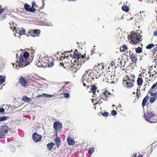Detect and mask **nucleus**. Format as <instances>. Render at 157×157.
<instances>
[{"mask_svg":"<svg viewBox=\"0 0 157 157\" xmlns=\"http://www.w3.org/2000/svg\"><path fill=\"white\" fill-rule=\"evenodd\" d=\"M39 128L36 125H34L33 128V132H36V130H37Z\"/></svg>","mask_w":157,"mask_h":157,"instance_id":"40","label":"nucleus"},{"mask_svg":"<svg viewBox=\"0 0 157 157\" xmlns=\"http://www.w3.org/2000/svg\"><path fill=\"white\" fill-rule=\"evenodd\" d=\"M155 45L153 44H150L146 47V48L147 49H151L155 47Z\"/></svg>","mask_w":157,"mask_h":157,"instance_id":"33","label":"nucleus"},{"mask_svg":"<svg viewBox=\"0 0 157 157\" xmlns=\"http://www.w3.org/2000/svg\"><path fill=\"white\" fill-rule=\"evenodd\" d=\"M55 145V144L53 142L48 143L47 144V150L48 151H50L52 149L53 147Z\"/></svg>","mask_w":157,"mask_h":157,"instance_id":"26","label":"nucleus"},{"mask_svg":"<svg viewBox=\"0 0 157 157\" xmlns=\"http://www.w3.org/2000/svg\"><path fill=\"white\" fill-rule=\"evenodd\" d=\"M72 51L73 50H72L71 51H66L64 52L65 55H64V56L61 57L60 58V59L63 60L64 59L65 60V61H64V63H60V65H62V66L63 64L67 63H72V62L73 61L72 60H70L69 61H68V60H67L69 57V56L68 55V54H67V53H69L70 54L71 52H72Z\"/></svg>","mask_w":157,"mask_h":157,"instance_id":"8","label":"nucleus"},{"mask_svg":"<svg viewBox=\"0 0 157 157\" xmlns=\"http://www.w3.org/2000/svg\"><path fill=\"white\" fill-rule=\"evenodd\" d=\"M94 147H91L90 148L88 151V152L89 153H90L91 154H92L93 153V152L94 151Z\"/></svg>","mask_w":157,"mask_h":157,"instance_id":"39","label":"nucleus"},{"mask_svg":"<svg viewBox=\"0 0 157 157\" xmlns=\"http://www.w3.org/2000/svg\"><path fill=\"white\" fill-rule=\"evenodd\" d=\"M53 95L50 94H46L43 93L41 94L38 95L36 96L37 98H41V97H46L50 98L52 97Z\"/></svg>","mask_w":157,"mask_h":157,"instance_id":"20","label":"nucleus"},{"mask_svg":"<svg viewBox=\"0 0 157 157\" xmlns=\"http://www.w3.org/2000/svg\"><path fill=\"white\" fill-rule=\"evenodd\" d=\"M107 82L109 83L113 84L115 83L116 77L114 75H110L106 77Z\"/></svg>","mask_w":157,"mask_h":157,"instance_id":"14","label":"nucleus"},{"mask_svg":"<svg viewBox=\"0 0 157 157\" xmlns=\"http://www.w3.org/2000/svg\"><path fill=\"white\" fill-rule=\"evenodd\" d=\"M154 36H157V31H156L154 33Z\"/></svg>","mask_w":157,"mask_h":157,"instance_id":"57","label":"nucleus"},{"mask_svg":"<svg viewBox=\"0 0 157 157\" xmlns=\"http://www.w3.org/2000/svg\"><path fill=\"white\" fill-rule=\"evenodd\" d=\"M34 33L35 34H37L39 33V31L38 29H36L34 30L33 31Z\"/></svg>","mask_w":157,"mask_h":157,"instance_id":"53","label":"nucleus"},{"mask_svg":"<svg viewBox=\"0 0 157 157\" xmlns=\"http://www.w3.org/2000/svg\"><path fill=\"white\" fill-rule=\"evenodd\" d=\"M33 140L36 142H38L40 141L42 138L41 136L40 135L36 133H34L32 136Z\"/></svg>","mask_w":157,"mask_h":157,"instance_id":"16","label":"nucleus"},{"mask_svg":"<svg viewBox=\"0 0 157 157\" xmlns=\"http://www.w3.org/2000/svg\"><path fill=\"white\" fill-rule=\"evenodd\" d=\"M35 6V3L33 2L32 3V7H34V6Z\"/></svg>","mask_w":157,"mask_h":157,"instance_id":"58","label":"nucleus"},{"mask_svg":"<svg viewBox=\"0 0 157 157\" xmlns=\"http://www.w3.org/2000/svg\"><path fill=\"white\" fill-rule=\"evenodd\" d=\"M97 78V77L93 71L92 70H89L86 71L83 76L81 83L84 86L88 89L90 86V83H92L94 79Z\"/></svg>","mask_w":157,"mask_h":157,"instance_id":"1","label":"nucleus"},{"mask_svg":"<svg viewBox=\"0 0 157 157\" xmlns=\"http://www.w3.org/2000/svg\"><path fill=\"white\" fill-rule=\"evenodd\" d=\"M14 29L13 30V31H14V29H16V28H15V27H14Z\"/></svg>","mask_w":157,"mask_h":157,"instance_id":"63","label":"nucleus"},{"mask_svg":"<svg viewBox=\"0 0 157 157\" xmlns=\"http://www.w3.org/2000/svg\"><path fill=\"white\" fill-rule=\"evenodd\" d=\"M19 81L21 86L26 87L28 86V83L25 78H23L22 76L19 77Z\"/></svg>","mask_w":157,"mask_h":157,"instance_id":"11","label":"nucleus"},{"mask_svg":"<svg viewBox=\"0 0 157 157\" xmlns=\"http://www.w3.org/2000/svg\"><path fill=\"white\" fill-rule=\"evenodd\" d=\"M140 34L136 33L132 34L130 36L131 41L132 43L135 44H137L139 41H141L140 40Z\"/></svg>","mask_w":157,"mask_h":157,"instance_id":"9","label":"nucleus"},{"mask_svg":"<svg viewBox=\"0 0 157 157\" xmlns=\"http://www.w3.org/2000/svg\"><path fill=\"white\" fill-rule=\"evenodd\" d=\"M130 59L133 63H136L137 58V54L131 52V54H130Z\"/></svg>","mask_w":157,"mask_h":157,"instance_id":"18","label":"nucleus"},{"mask_svg":"<svg viewBox=\"0 0 157 157\" xmlns=\"http://www.w3.org/2000/svg\"><path fill=\"white\" fill-rule=\"evenodd\" d=\"M80 57L81 58H81V59H80L79 60H78L77 61L78 63L80 64V66H81L82 64L84 63L86 60H87L89 59L88 57L87 58L86 57V55L85 54L84 55H82V57L81 56Z\"/></svg>","mask_w":157,"mask_h":157,"instance_id":"17","label":"nucleus"},{"mask_svg":"<svg viewBox=\"0 0 157 157\" xmlns=\"http://www.w3.org/2000/svg\"><path fill=\"white\" fill-rule=\"evenodd\" d=\"M135 51L136 53L140 54L142 52V49L141 47H138L136 49Z\"/></svg>","mask_w":157,"mask_h":157,"instance_id":"34","label":"nucleus"},{"mask_svg":"<svg viewBox=\"0 0 157 157\" xmlns=\"http://www.w3.org/2000/svg\"><path fill=\"white\" fill-rule=\"evenodd\" d=\"M152 52L153 53V54H155L156 52H157V47H155L154 48L152 49Z\"/></svg>","mask_w":157,"mask_h":157,"instance_id":"48","label":"nucleus"},{"mask_svg":"<svg viewBox=\"0 0 157 157\" xmlns=\"http://www.w3.org/2000/svg\"><path fill=\"white\" fill-rule=\"evenodd\" d=\"M9 118V117L6 116L0 117V121H5L7 119Z\"/></svg>","mask_w":157,"mask_h":157,"instance_id":"31","label":"nucleus"},{"mask_svg":"<svg viewBox=\"0 0 157 157\" xmlns=\"http://www.w3.org/2000/svg\"><path fill=\"white\" fill-rule=\"evenodd\" d=\"M122 9L123 10L126 12H128L129 10L128 7L126 6H123L122 7Z\"/></svg>","mask_w":157,"mask_h":157,"instance_id":"35","label":"nucleus"},{"mask_svg":"<svg viewBox=\"0 0 157 157\" xmlns=\"http://www.w3.org/2000/svg\"><path fill=\"white\" fill-rule=\"evenodd\" d=\"M103 95H101V98L104 100H106L107 99L110 97L112 94L109 92L107 90H106L103 92Z\"/></svg>","mask_w":157,"mask_h":157,"instance_id":"15","label":"nucleus"},{"mask_svg":"<svg viewBox=\"0 0 157 157\" xmlns=\"http://www.w3.org/2000/svg\"><path fill=\"white\" fill-rule=\"evenodd\" d=\"M44 3L43 4V7H42V6L41 7H40L39 8V9H38V10H40L42 9L44 7ZM35 7L36 9L37 10H38V9H37V7L38 8V6L37 5H35Z\"/></svg>","mask_w":157,"mask_h":157,"instance_id":"51","label":"nucleus"},{"mask_svg":"<svg viewBox=\"0 0 157 157\" xmlns=\"http://www.w3.org/2000/svg\"><path fill=\"white\" fill-rule=\"evenodd\" d=\"M143 82V80L142 78V75L140 74L138 76L137 80V83L138 86L142 85Z\"/></svg>","mask_w":157,"mask_h":157,"instance_id":"19","label":"nucleus"},{"mask_svg":"<svg viewBox=\"0 0 157 157\" xmlns=\"http://www.w3.org/2000/svg\"><path fill=\"white\" fill-rule=\"evenodd\" d=\"M24 7L25 9L28 12H30V11H31V7L27 3H25L24 5Z\"/></svg>","mask_w":157,"mask_h":157,"instance_id":"29","label":"nucleus"},{"mask_svg":"<svg viewBox=\"0 0 157 157\" xmlns=\"http://www.w3.org/2000/svg\"><path fill=\"white\" fill-rule=\"evenodd\" d=\"M64 95L66 98H69L70 97V95L69 93H64Z\"/></svg>","mask_w":157,"mask_h":157,"instance_id":"45","label":"nucleus"},{"mask_svg":"<svg viewBox=\"0 0 157 157\" xmlns=\"http://www.w3.org/2000/svg\"><path fill=\"white\" fill-rule=\"evenodd\" d=\"M54 60L52 57H44L42 59V63L44 67L53 66Z\"/></svg>","mask_w":157,"mask_h":157,"instance_id":"6","label":"nucleus"},{"mask_svg":"<svg viewBox=\"0 0 157 157\" xmlns=\"http://www.w3.org/2000/svg\"><path fill=\"white\" fill-rule=\"evenodd\" d=\"M114 106H115V105H112V107H114Z\"/></svg>","mask_w":157,"mask_h":157,"instance_id":"62","label":"nucleus"},{"mask_svg":"<svg viewBox=\"0 0 157 157\" xmlns=\"http://www.w3.org/2000/svg\"><path fill=\"white\" fill-rule=\"evenodd\" d=\"M109 113L107 112H105L103 113H101V114L104 117H107L108 116Z\"/></svg>","mask_w":157,"mask_h":157,"instance_id":"42","label":"nucleus"},{"mask_svg":"<svg viewBox=\"0 0 157 157\" xmlns=\"http://www.w3.org/2000/svg\"><path fill=\"white\" fill-rule=\"evenodd\" d=\"M73 62L71 63H66L62 65V67L65 68H69L73 72L75 73L81 67L80 64L77 63V61L75 60H72Z\"/></svg>","mask_w":157,"mask_h":157,"instance_id":"4","label":"nucleus"},{"mask_svg":"<svg viewBox=\"0 0 157 157\" xmlns=\"http://www.w3.org/2000/svg\"><path fill=\"white\" fill-rule=\"evenodd\" d=\"M157 3V0H155V3Z\"/></svg>","mask_w":157,"mask_h":157,"instance_id":"64","label":"nucleus"},{"mask_svg":"<svg viewBox=\"0 0 157 157\" xmlns=\"http://www.w3.org/2000/svg\"><path fill=\"white\" fill-rule=\"evenodd\" d=\"M29 56V53L27 52H25L23 55L21 56L18 61H16L15 63L16 67L18 68L22 67L27 65V63L29 64V62H27V58Z\"/></svg>","mask_w":157,"mask_h":157,"instance_id":"3","label":"nucleus"},{"mask_svg":"<svg viewBox=\"0 0 157 157\" xmlns=\"http://www.w3.org/2000/svg\"><path fill=\"white\" fill-rule=\"evenodd\" d=\"M7 14H3L1 17V20H3L5 19L7 16H6Z\"/></svg>","mask_w":157,"mask_h":157,"instance_id":"50","label":"nucleus"},{"mask_svg":"<svg viewBox=\"0 0 157 157\" xmlns=\"http://www.w3.org/2000/svg\"><path fill=\"white\" fill-rule=\"evenodd\" d=\"M157 86V82L155 83L151 87L150 91H151V90L152 89H155V88Z\"/></svg>","mask_w":157,"mask_h":157,"instance_id":"44","label":"nucleus"},{"mask_svg":"<svg viewBox=\"0 0 157 157\" xmlns=\"http://www.w3.org/2000/svg\"><path fill=\"white\" fill-rule=\"evenodd\" d=\"M91 88L90 90L94 94H96V90L97 89V87L96 86L95 84H94L93 85L91 86Z\"/></svg>","mask_w":157,"mask_h":157,"instance_id":"27","label":"nucleus"},{"mask_svg":"<svg viewBox=\"0 0 157 157\" xmlns=\"http://www.w3.org/2000/svg\"><path fill=\"white\" fill-rule=\"evenodd\" d=\"M104 63H98L95 65L94 67V69L98 73L99 72H100L101 71L103 70L104 69Z\"/></svg>","mask_w":157,"mask_h":157,"instance_id":"12","label":"nucleus"},{"mask_svg":"<svg viewBox=\"0 0 157 157\" xmlns=\"http://www.w3.org/2000/svg\"><path fill=\"white\" fill-rule=\"evenodd\" d=\"M149 99V97L148 95H147L144 98L143 100L142 103V105L143 107H144V106L145 105Z\"/></svg>","mask_w":157,"mask_h":157,"instance_id":"22","label":"nucleus"},{"mask_svg":"<svg viewBox=\"0 0 157 157\" xmlns=\"http://www.w3.org/2000/svg\"><path fill=\"white\" fill-rule=\"evenodd\" d=\"M135 76L134 75L129 74L123 78V84L128 88H130L134 86Z\"/></svg>","mask_w":157,"mask_h":157,"instance_id":"2","label":"nucleus"},{"mask_svg":"<svg viewBox=\"0 0 157 157\" xmlns=\"http://www.w3.org/2000/svg\"><path fill=\"white\" fill-rule=\"evenodd\" d=\"M128 48L127 46L125 44H124L120 48V51L121 52H124L127 50Z\"/></svg>","mask_w":157,"mask_h":157,"instance_id":"23","label":"nucleus"},{"mask_svg":"<svg viewBox=\"0 0 157 157\" xmlns=\"http://www.w3.org/2000/svg\"><path fill=\"white\" fill-rule=\"evenodd\" d=\"M151 109H147V112L145 113L144 117L146 121L151 123H155L157 121V116L152 114Z\"/></svg>","mask_w":157,"mask_h":157,"instance_id":"5","label":"nucleus"},{"mask_svg":"<svg viewBox=\"0 0 157 157\" xmlns=\"http://www.w3.org/2000/svg\"><path fill=\"white\" fill-rule=\"evenodd\" d=\"M36 63L37 66L38 67H44V66L43 65L42 63V61H40L39 60H37L36 61Z\"/></svg>","mask_w":157,"mask_h":157,"instance_id":"30","label":"nucleus"},{"mask_svg":"<svg viewBox=\"0 0 157 157\" xmlns=\"http://www.w3.org/2000/svg\"><path fill=\"white\" fill-rule=\"evenodd\" d=\"M22 99L24 101L26 102H29L31 101L32 99L30 98H29L26 96H23L22 98Z\"/></svg>","mask_w":157,"mask_h":157,"instance_id":"28","label":"nucleus"},{"mask_svg":"<svg viewBox=\"0 0 157 157\" xmlns=\"http://www.w3.org/2000/svg\"><path fill=\"white\" fill-rule=\"evenodd\" d=\"M18 31L19 34L20 35H22L23 34L24 35L25 34V30L24 29H22L21 30H19Z\"/></svg>","mask_w":157,"mask_h":157,"instance_id":"36","label":"nucleus"},{"mask_svg":"<svg viewBox=\"0 0 157 157\" xmlns=\"http://www.w3.org/2000/svg\"><path fill=\"white\" fill-rule=\"evenodd\" d=\"M148 73L150 74V75H149V77H151V76H152V77H153L154 76V74H153L152 75H151V73L150 72V71H149L148 72Z\"/></svg>","mask_w":157,"mask_h":157,"instance_id":"56","label":"nucleus"},{"mask_svg":"<svg viewBox=\"0 0 157 157\" xmlns=\"http://www.w3.org/2000/svg\"><path fill=\"white\" fill-rule=\"evenodd\" d=\"M117 113L116 111L115 110H113L111 111V114L113 116H115L117 115Z\"/></svg>","mask_w":157,"mask_h":157,"instance_id":"41","label":"nucleus"},{"mask_svg":"<svg viewBox=\"0 0 157 157\" xmlns=\"http://www.w3.org/2000/svg\"><path fill=\"white\" fill-rule=\"evenodd\" d=\"M81 56L82 57V55L81 54L78 52L77 50H75L73 55V60H75L76 61L78 60H79L80 59H81V58H81L80 57Z\"/></svg>","mask_w":157,"mask_h":157,"instance_id":"13","label":"nucleus"},{"mask_svg":"<svg viewBox=\"0 0 157 157\" xmlns=\"http://www.w3.org/2000/svg\"><path fill=\"white\" fill-rule=\"evenodd\" d=\"M5 112L4 109H0V114L3 113Z\"/></svg>","mask_w":157,"mask_h":157,"instance_id":"54","label":"nucleus"},{"mask_svg":"<svg viewBox=\"0 0 157 157\" xmlns=\"http://www.w3.org/2000/svg\"><path fill=\"white\" fill-rule=\"evenodd\" d=\"M64 83H65V85H66V86H67V85L69 83V82H64Z\"/></svg>","mask_w":157,"mask_h":157,"instance_id":"59","label":"nucleus"},{"mask_svg":"<svg viewBox=\"0 0 157 157\" xmlns=\"http://www.w3.org/2000/svg\"><path fill=\"white\" fill-rule=\"evenodd\" d=\"M139 91V92L140 91V90H139L137 89V93H136V95H137V98L138 99H139V98L140 97V95H139V94L138 93V91Z\"/></svg>","mask_w":157,"mask_h":157,"instance_id":"55","label":"nucleus"},{"mask_svg":"<svg viewBox=\"0 0 157 157\" xmlns=\"http://www.w3.org/2000/svg\"><path fill=\"white\" fill-rule=\"evenodd\" d=\"M148 2L150 3H155V0H147Z\"/></svg>","mask_w":157,"mask_h":157,"instance_id":"49","label":"nucleus"},{"mask_svg":"<svg viewBox=\"0 0 157 157\" xmlns=\"http://www.w3.org/2000/svg\"><path fill=\"white\" fill-rule=\"evenodd\" d=\"M121 107V104L120 103L118 107Z\"/></svg>","mask_w":157,"mask_h":157,"instance_id":"61","label":"nucleus"},{"mask_svg":"<svg viewBox=\"0 0 157 157\" xmlns=\"http://www.w3.org/2000/svg\"><path fill=\"white\" fill-rule=\"evenodd\" d=\"M152 91H151L150 93L151 95L153 96H156L157 93L156 92H153Z\"/></svg>","mask_w":157,"mask_h":157,"instance_id":"47","label":"nucleus"},{"mask_svg":"<svg viewBox=\"0 0 157 157\" xmlns=\"http://www.w3.org/2000/svg\"><path fill=\"white\" fill-rule=\"evenodd\" d=\"M157 98V96H153L150 98L149 101L150 103H153Z\"/></svg>","mask_w":157,"mask_h":157,"instance_id":"32","label":"nucleus"},{"mask_svg":"<svg viewBox=\"0 0 157 157\" xmlns=\"http://www.w3.org/2000/svg\"><path fill=\"white\" fill-rule=\"evenodd\" d=\"M9 128L7 126L5 125L2 126L0 128V139L5 137V135L8 133Z\"/></svg>","mask_w":157,"mask_h":157,"instance_id":"7","label":"nucleus"},{"mask_svg":"<svg viewBox=\"0 0 157 157\" xmlns=\"http://www.w3.org/2000/svg\"><path fill=\"white\" fill-rule=\"evenodd\" d=\"M71 87L70 86L69 87H67L66 86V85H65L63 88H62L63 90V91L64 92H70L71 90Z\"/></svg>","mask_w":157,"mask_h":157,"instance_id":"24","label":"nucleus"},{"mask_svg":"<svg viewBox=\"0 0 157 157\" xmlns=\"http://www.w3.org/2000/svg\"><path fill=\"white\" fill-rule=\"evenodd\" d=\"M32 52H31L32 54H33V53H34L35 50H33L32 49Z\"/></svg>","mask_w":157,"mask_h":157,"instance_id":"60","label":"nucleus"},{"mask_svg":"<svg viewBox=\"0 0 157 157\" xmlns=\"http://www.w3.org/2000/svg\"><path fill=\"white\" fill-rule=\"evenodd\" d=\"M67 141L69 145H73L75 144V142L74 141L73 139L70 137H69L67 138Z\"/></svg>","mask_w":157,"mask_h":157,"instance_id":"21","label":"nucleus"},{"mask_svg":"<svg viewBox=\"0 0 157 157\" xmlns=\"http://www.w3.org/2000/svg\"><path fill=\"white\" fill-rule=\"evenodd\" d=\"M30 9H31V11H30L29 12H34L36 11V9L34 7H31Z\"/></svg>","mask_w":157,"mask_h":157,"instance_id":"52","label":"nucleus"},{"mask_svg":"<svg viewBox=\"0 0 157 157\" xmlns=\"http://www.w3.org/2000/svg\"><path fill=\"white\" fill-rule=\"evenodd\" d=\"M53 128L57 132L60 131L62 128V124L59 121H56L54 123Z\"/></svg>","mask_w":157,"mask_h":157,"instance_id":"10","label":"nucleus"},{"mask_svg":"<svg viewBox=\"0 0 157 157\" xmlns=\"http://www.w3.org/2000/svg\"><path fill=\"white\" fill-rule=\"evenodd\" d=\"M5 81V79L3 75H0V84H2Z\"/></svg>","mask_w":157,"mask_h":157,"instance_id":"37","label":"nucleus"},{"mask_svg":"<svg viewBox=\"0 0 157 157\" xmlns=\"http://www.w3.org/2000/svg\"><path fill=\"white\" fill-rule=\"evenodd\" d=\"M5 10V9L4 8H2L1 6H0V15Z\"/></svg>","mask_w":157,"mask_h":157,"instance_id":"43","label":"nucleus"},{"mask_svg":"<svg viewBox=\"0 0 157 157\" xmlns=\"http://www.w3.org/2000/svg\"><path fill=\"white\" fill-rule=\"evenodd\" d=\"M29 114L33 115L35 113V111H34L33 109H31L30 110H29Z\"/></svg>","mask_w":157,"mask_h":157,"instance_id":"46","label":"nucleus"},{"mask_svg":"<svg viewBox=\"0 0 157 157\" xmlns=\"http://www.w3.org/2000/svg\"><path fill=\"white\" fill-rule=\"evenodd\" d=\"M113 67H115V63L114 61H112L110 64L109 67H108V68L109 69L110 68H112V69H113Z\"/></svg>","mask_w":157,"mask_h":157,"instance_id":"38","label":"nucleus"},{"mask_svg":"<svg viewBox=\"0 0 157 157\" xmlns=\"http://www.w3.org/2000/svg\"><path fill=\"white\" fill-rule=\"evenodd\" d=\"M55 140L56 143L57 147H59L61 144V140L58 137H56Z\"/></svg>","mask_w":157,"mask_h":157,"instance_id":"25","label":"nucleus"}]
</instances>
